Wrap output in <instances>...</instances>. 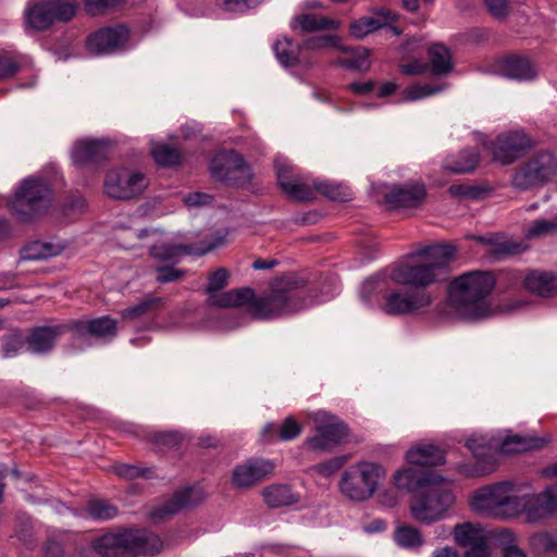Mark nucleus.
I'll return each instance as SVG.
<instances>
[{"label": "nucleus", "mask_w": 557, "mask_h": 557, "mask_svg": "<svg viewBox=\"0 0 557 557\" xmlns=\"http://www.w3.org/2000/svg\"><path fill=\"white\" fill-rule=\"evenodd\" d=\"M332 296L330 285L318 297L311 295L302 277L289 274L274 280L268 295L257 297L252 288L243 287L225 293L218 292L209 296L208 301L211 306L220 308L247 307L253 318L268 320L298 312Z\"/></svg>", "instance_id": "obj_1"}, {"label": "nucleus", "mask_w": 557, "mask_h": 557, "mask_svg": "<svg viewBox=\"0 0 557 557\" xmlns=\"http://www.w3.org/2000/svg\"><path fill=\"white\" fill-rule=\"evenodd\" d=\"M455 253L456 247L451 244L425 247L412 260L393 268L389 277L399 285L425 287L441 278Z\"/></svg>", "instance_id": "obj_2"}, {"label": "nucleus", "mask_w": 557, "mask_h": 557, "mask_svg": "<svg viewBox=\"0 0 557 557\" xmlns=\"http://www.w3.org/2000/svg\"><path fill=\"white\" fill-rule=\"evenodd\" d=\"M495 285L488 272L474 271L455 278L449 285V302L466 320H481L492 313L487 296Z\"/></svg>", "instance_id": "obj_3"}, {"label": "nucleus", "mask_w": 557, "mask_h": 557, "mask_svg": "<svg viewBox=\"0 0 557 557\" xmlns=\"http://www.w3.org/2000/svg\"><path fill=\"white\" fill-rule=\"evenodd\" d=\"M370 197L388 211L417 210L425 203L428 189L421 180L395 184L374 182L371 184Z\"/></svg>", "instance_id": "obj_4"}, {"label": "nucleus", "mask_w": 557, "mask_h": 557, "mask_svg": "<svg viewBox=\"0 0 557 557\" xmlns=\"http://www.w3.org/2000/svg\"><path fill=\"white\" fill-rule=\"evenodd\" d=\"M520 484L510 481L494 483L476 490L471 498L473 511L499 519L517 518V495Z\"/></svg>", "instance_id": "obj_5"}, {"label": "nucleus", "mask_w": 557, "mask_h": 557, "mask_svg": "<svg viewBox=\"0 0 557 557\" xmlns=\"http://www.w3.org/2000/svg\"><path fill=\"white\" fill-rule=\"evenodd\" d=\"M454 502L450 483L438 474L437 480L414 494L410 502V512L417 521L431 524L443 519Z\"/></svg>", "instance_id": "obj_6"}, {"label": "nucleus", "mask_w": 557, "mask_h": 557, "mask_svg": "<svg viewBox=\"0 0 557 557\" xmlns=\"http://www.w3.org/2000/svg\"><path fill=\"white\" fill-rule=\"evenodd\" d=\"M386 476L383 466L372 461H359L343 471L338 487L352 502H366L373 497Z\"/></svg>", "instance_id": "obj_7"}, {"label": "nucleus", "mask_w": 557, "mask_h": 557, "mask_svg": "<svg viewBox=\"0 0 557 557\" xmlns=\"http://www.w3.org/2000/svg\"><path fill=\"white\" fill-rule=\"evenodd\" d=\"M51 196V189L40 177L25 178L13 196L11 211L17 220L30 221L47 211Z\"/></svg>", "instance_id": "obj_8"}, {"label": "nucleus", "mask_w": 557, "mask_h": 557, "mask_svg": "<svg viewBox=\"0 0 557 557\" xmlns=\"http://www.w3.org/2000/svg\"><path fill=\"white\" fill-rule=\"evenodd\" d=\"M517 517L524 515L530 523L543 521L557 511V486L547 487L542 493H531L530 487L520 484L517 495Z\"/></svg>", "instance_id": "obj_9"}, {"label": "nucleus", "mask_w": 557, "mask_h": 557, "mask_svg": "<svg viewBox=\"0 0 557 557\" xmlns=\"http://www.w3.org/2000/svg\"><path fill=\"white\" fill-rule=\"evenodd\" d=\"M77 8V3L72 0H45L25 11V21L35 30H46L54 22L71 21L76 14Z\"/></svg>", "instance_id": "obj_10"}, {"label": "nucleus", "mask_w": 557, "mask_h": 557, "mask_svg": "<svg viewBox=\"0 0 557 557\" xmlns=\"http://www.w3.org/2000/svg\"><path fill=\"white\" fill-rule=\"evenodd\" d=\"M314 435L307 438L305 445L313 451H329L341 444L348 435L347 425L337 417L320 410L311 414Z\"/></svg>", "instance_id": "obj_11"}, {"label": "nucleus", "mask_w": 557, "mask_h": 557, "mask_svg": "<svg viewBox=\"0 0 557 557\" xmlns=\"http://www.w3.org/2000/svg\"><path fill=\"white\" fill-rule=\"evenodd\" d=\"M531 148L532 141L522 131L499 134L490 147L493 160L503 165L513 163Z\"/></svg>", "instance_id": "obj_12"}, {"label": "nucleus", "mask_w": 557, "mask_h": 557, "mask_svg": "<svg viewBox=\"0 0 557 557\" xmlns=\"http://www.w3.org/2000/svg\"><path fill=\"white\" fill-rule=\"evenodd\" d=\"M433 300V293L424 289L411 293L392 290L384 296L382 310L389 315L412 314L428 308Z\"/></svg>", "instance_id": "obj_13"}, {"label": "nucleus", "mask_w": 557, "mask_h": 557, "mask_svg": "<svg viewBox=\"0 0 557 557\" xmlns=\"http://www.w3.org/2000/svg\"><path fill=\"white\" fill-rule=\"evenodd\" d=\"M114 147L115 143L109 138H85L73 145L71 158L76 165L97 163L108 160Z\"/></svg>", "instance_id": "obj_14"}, {"label": "nucleus", "mask_w": 557, "mask_h": 557, "mask_svg": "<svg viewBox=\"0 0 557 557\" xmlns=\"http://www.w3.org/2000/svg\"><path fill=\"white\" fill-rule=\"evenodd\" d=\"M275 463L269 459L251 458L233 470L232 484L236 488H248L272 474Z\"/></svg>", "instance_id": "obj_15"}, {"label": "nucleus", "mask_w": 557, "mask_h": 557, "mask_svg": "<svg viewBox=\"0 0 557 557\" xmlns=\"http://www.w3.org/2000/svg\"><path fill=\"white\" fill-rule=\"evenodd\" d=\"M149 185L147 176H104V194L117 200H127L139 196Z\"/></svg>", "instance_id": "obj_16"}, {"label": "nucleus", "mask_w": 557, "mask_h": 557, "mask_svg": "<svg viewBox=\"0 0 557 557\" xmlns=\"http://www.w3.org/2000/svg\"><path fill=\"white\" fill-rule=\"evenodd\" d=\"M496 72L507 78L527 82L537 76V71L531 60L523 54H507L496 62Z\"/></svg>", "instance_id": "obj_17"}, {"label": "nucleus", "mask_w": 557, "mask_h": 557, "mask_svg": "<svg viewBox=\"0 0 557 557\" xmlns=\"http://www.w3.org/2000/svg\"><path fill=\"white\" fill-rule=\"evenodd\" d=\"M128 38L125 27L102 28L91 34L87 39V47L95 54H107L121 48Z\"/></svg>", "instance_id": "obj_18"}, {"label": "nucleus", "mask_w": 557, "mask_h": 557, "mask_svg": "<svg viewBox=\"0 0 557 557\" xmlns=\"http://www.w3.org/2000/svg\"><path fill=\"white\" fill-rule=\"evenodd\" d=\"M202 499V494L194 487H185L173 494L164 504L153 508L150 512L153 519H165L178 511L198 504Z\"/></svg>", "instance_id": "obj_19"}, {"label": "nucleus", "mask_w": 557, "mask_h": 557, "mask_svg": "<svg viewBox=\"0 0 557 557\" xmlns=\"http://www.w3.org/2000/svg\"><path fill=\"white\" fill-rule=\"evenodd\" d=\"M90 550L102 557H120L122 555H129L128 530L104 534L96 539L91 544Z\"/></svg>", "instance_id": "obj_20"}, {"label": "nucleus", "mask_w": 557, "mask_h": 557, "mask_svg": "<svg viewBox=\"0 0 557 557\" xmlns=\"http://www.w3.org/2000/svg\"><path fill=\"white\" fill-rule=\"evenodd\" d=\"M437 475L432 471H421L411 468L398 470L394 474V483L397 488L408 492H421L430 482L437 480Z\"/></svg>", "instance_id": "obj_21"}, {"label": "nucleus", "mask_w": 557, "mask_h": 557, "mask_svg": "<svg viewBox=\"0 0 557 557\" xmlns=\"http://www.w3.org/2000/svg\"><path fill=\"white\" fill-rule=\"evenodd\" d=\"M524 287L533 295L548 298L557 295V275L553 272L534 270L523 281Z\"/></svg>", "instance_id": "obj_22"}, {"label": "nucleus", "mask_w": 557, "mask_h": 557, "mask_svg": "<svg viewBox=\"0 0 557 557\" xmlns=\"http://www.w3.org/2000/svg\"><path fill=\"white\" fill-rule=\"evenodd\" d=\"M163 547L161 539L146 530H128L129 555H152Z\"/></svg>", "instance_id": "obj_23"}, {"label": "nucleus", "mask_w": 557, "mask_h": 557, "mask_svg": "<svg viewBox=\"0 0 557 557\" xmlns=\"http://www.w3.org/2000/svg\"><path fill=\"white\" fill-rule=\"evenodd\" d=\"M277 185L292 200L307 201L315 197L314 183L306 182L302 176H277Z\"/></svg>", "instance_id": "obj_24"}, {"label": "nucleus", "mask_w": 557, "mask_h": 557, "mask_svg": "<svg viewBox=\"0 0 557 557\" xmlns=\"http://www.w3.org/2000/svg\"><path fill=\"white\" fill-rule=\"evenodd\" d=\"M406 460L412 466L434 467L445 462V455L442 449L432 444H421L406 453Z\"/></svg>", "instance_id": "obj_25"}, {"label": "nucleus", "mask_w": 557, "mask_h": 557, "mask_svg": "<svg viewBox=\"0 0 557 557\" xmlns=\"http://www.w3.org/2000/svg\"><path fill=\"white\" fill-rule=\"evenodd\" d=\"M65 326H41L35 329L27 339L28 349L35 354L48 351L55 339L64 332Z\"/></svg>", "instance_id": "obj_26"}, {"label": "nucleus", "mask_w": 557, "mask_h": 557, "mask_svg": "<svg viewBox=\"0 0 557 557\" xmlns=\"http://www.w3.org/2000/svg\"><path fill=\"white\" fill-rule=\"evenodd\" d=\"M246 168L243 157L234 150L219 151L210 162L211 174H231L245 171Z\"/></svg>", "instance_id": "obj_27"}, {"label": "nucleus", "mask_w": 557, "mask_h": 557, "mask_svg": "<svg viewBox=\"0 0 557 557\" xmlns=\"http://www.w3.org/2000/svg\"><path fill=\"white\" fill-rule=\"evenodd\" d=\"M75 332L79 336L89 334L98 338H113L116 334V321L109 317H101L88 322H77Z\"/></svg>", "instance_id": "obj_28"}, {"label": "nucleus", "mask_w": 557, "mask_h": 557, "mask_svg": "<svg viewBox=\"0 0 557 557\" xmlns=\"http://www.w3.org/2000/svg\"><path fill=\"white\" fill-rule=\"evenodd\" d=\"M454 540L462 547H474L488 542L486 531L479 524L472 522H463L454 528Z\"/></svg>", "instance_id": "obj_29"}, {"label": "nucleus", "mask_w": 557, "mask_h": 557, "mask_svg": "<svg viewBox=\"0 0 557 557\" xmlns=\"http://www.w3.org/2000/svg\"><path fill=\"white\" fill-rule=\"evenodd\" d=\"M264 503L270 508H280L295 505L299 500L298 494L294 493L287 484H271L262 490Z\"/></svg>", "instance_id": "obj_30"}, {"label": "nucleus", "mask_w": 557, "mask_h": 557, "mask_svg": "<svg viewBox=\"0 0 557 557\" xmlns=\"http://www.w3.org/2000/svg\"><path fill=\"white\" fill-rule=\"evenodd\" d=\"M495 187L487 182H481L473 184H455L448 188V193L455 198L476 201L490 197Z\"/></svg>", "instance_id": "obj_31"}, {"label": "nucleus", "mask_w": 557, "mask_h": 557, "mask_svg": "<svg viewBox=\"0 0 557 557\" xmlns=\"http://www.w3.org/2000/svg\"><path fill=\"white\" fill-rule=\"evenodd\" d=\"M339 23L314 13H305L296 15L292 22V27H299L302 32L312 33L318 30L337 29Z\"/></svg>", "instance_id": "obj_32"}, {"label": "nucleus", "mask_w": 557, "mask_h": 557, "mask_svg": "<svg viewBox=\"0 0 557 557\" xmlns=\"http://www.w3.org/2000/svg\"><path fill=\"white\" fill-rule=\"evenodd\" d=\"M429 59L431 72L435 76L447 75L453 70L450 52L441 44H434L429 48Z\"/></svg>", "instance_id": "obj_33"}, {"label": "nucleus", "mask_w": 557, "mask_h": 557, "mask_svg": "<svg viewBox=\"0 0 557 557\" xmlns=\"http://www.w3.org/2000/svg\"><path fill=\"white\" fill-rule=\"evenodd\" d=\"M64 246L60 243L35 240L23 249V258L27 260L47 259L62 252Z\"/></svg>", "instance_id": "obj_34"}, {"label": "nucleus", "mask_w": 557, "mask_h": 557, "mask_svg": "<svg viewBox=\"0 0 557 557\" xmlns=\"http://www.w3.org/2000/svg\"><path fill=\"white\" fill-rule=\"evenodd\" d=\"M545 441L539 437H525L520 435L507 436L500 444L503 454H517L531 449L541 448Z\"/></svg>", "instance_id": "obj_35"}, {"label": "nucleus", "mask_w": 557, "mask_h": 557, "mask_svg": "<svg viewBox=\"0 0 557 557\" xmlns=\"http://www.w3.org/2000/svg\"><path fill=\"white\" fill-rule=\"evenodd\" d=\"M194 245L160 244L150 247V255L161 261L176 262L183 255H194Z\"/></svg>", "instance_id": "obj_36"}, {"label": "nucleus", "mask_w": 557, "mask_h": 557, "mask_svg": "<svg viewBox=\"0 0 557 557\" xmlns=\"http://www.w3.org/2000/svg\"><path fill=\"white\" fill-rule=\"evenodd\" d=\"M315 196L318 194L335 201H349L352 198L350 188L334 181L314 182Z\"/></svg>", "instance_id": "obj_37"}, {"label": "nucleus", "mask_w": 557, "mask_h": 557, "mask_svg": "<svg viewBox=\"0 0 557 557\" xmlns=\"http://www.w3.org/2000/svg\"><path fill=\"white\" fill-rule=\"evenodd\" d=\"M556 172V157L550 152H540L527 163L524 174H554Z\"/></svg>", "instance_id": "obj_38"}, {"label": "nucleus", "mask_w": 557, "mask_h": 557, "mask_svg": "<svg viewBox=\"0 0 557 557\" xmlns=\"http://www.w3.org/2000/svg\"><path fill=\"white\" fill-rule=\"evenodd\" d=\"M530 544L537 555L557 557V532L534 534Z\"/></svg>", "instance_id": "obj_39"}, {"label": "nucleus", "mask_w": 557, "mask_h": 557, "mask_svg": "<svg viewBox=\"0 0 557 557\" xmlns=\"http://www.w3.org/2000/svg\"><path fill=\"white\" fill-rule=\"evenodd\" d=\"M154 161L160 166H173L181 162V151L168 144L154 145L151 149Z\"/></svg>", "instance_id": "obj_40"}, {"label": "nucleus", "mask_w": 557, "mask_h": 557, "mask_svg": "<svg viewBox=\"0 0 557 557\" xmlns=\"http://www.w3.org/2000/svg\"><path fill=\"white\" fill-rule=\"evenodd\" d=\"M394 540L404 548H417L423 544L420 531L411 525H401L395 530Z\"/></svg>", "instance_id": "obj_41"}, {"label": "nucleus", "mask_w": 557, "mask_h": 557, "mask_svg": "<svg viewBox=\"0 0 557 557\" xmlns=\"http://www.w3.org/2000/svg\"><path fill=\"white\" fill-rule=\"evenodd\" d=\"M22 55L16 51L0 50V81L13 77L22 66Z\"/></svg>", "instance_id": "obj_42"}, {"label": "nucleus", "mask_w": 557, "mask_h": 557, "mask_svg": "<svg viewBox=\"0 0 557 557\" xmlns=\"http://www.w3.org/2000/svg\"><path fill=\"white\" fill-rule=\"evenodd\" d=\"M475 240L483 243L488 246H493V252L496 256H515L524 250V247L520 243L516 242H503L497 243V238L494 235L491 236H475Z\"/></svg>", "instance_id": "obj_43"}, {"label": "nucleus", "mask_w": 557, "mask_h": 557, "mask_svg": "<svg viewBox=\"0 0 557 557\" xmlns=\"http://www.w3.org/2000/svg\"><path fill=\"white\" fill-rule=\"evenodd\" d=\"M480 162V154L474 148H467L460 151L458 158L448 170L455 173L474 171Z\"/></svg>", "instance_id": "obj_44"}, {"label": "nucleus", "mask_w": 557, "mask_h": 557, "mask_svg": "<svg viewBox=\"0 0 557 557\" xmlns=\"http://www.w3.org/2000/svg\"><path fill=\"white\" fill-rule=\"evenodd\" d=\"M385 27V22L374 16H363L350 23V34L356 38H363L367 35Z\"/></svg>", "instance_id": "obj_45"}, {"label": "nucleus", "mask_w": 557, "mask_h": 557, "mask_svg": "<svg viewBox=\"0 0 557 557\" xmlns=\"http://www.w3.org/2000/svg\"><path fill=\"white\" fill-rule=\"evenodd\" d=\"M348 69L359 72H367L370 69V50L364 47H348Z\"/></svg>", "instance_id": "obj_46"}, {"label": "nucleus", "mask_w": 557, "mask_h": 557, "mask_svg": "<svg viewBox=\"0 0 557 557\" xmlns=\"http://www.w3.org/2000/svg\"><path fill=\"white\" fill-rule=\"evenodd\" d=\"M162 299L154 296H147L144 299H141L136 305L128 307L125 309L122 313L124 318L135 319L140 318L148 312L152 311L153 309L161 306Z\"/></svg>", "instance_id": "obj_47"}, {"label": "nucleus", "mask_w": 557, "mask_h": 557, "mask_svg": "<svg viewBox=\"0 0 557 557\" xmlns=\"http://www.w3.org/2000/svg\"><path fill=\"white\" fill-rule=\"evenodd\" d=\"M273 49L278 62L284 66H294L298 63V54L293 49L292 40L284 38L276 40Z\"/></svg>", "instance_id": "obj_48"}, {"label": "nucleus", "mask_w": 557, "mask_h": 557, "mask_svg": "<svg viewBox=\"0 0 557 557\" xmlns=\"http://www.w3.org/2000/svg\"><path fill=\"white\" fill-rule=\"evenodd\" d=\"M87 513L95 520H109L117 515V508L104 500H92L87 506Z\"/></svg>", "instance_id": "obj_49"}, {"label": "nucleus", "mask_w": 557, "mask_h": 557, "mask_svg": "<svg viewBox=\"0 0 557 557\" xmlns=\"http://www.w3.org/2000/svg\"><path fill=\"white\" fill-rule=\"evenodd\" d=\"M25 338L20 331H11L4 338L2 354L4 358L15 357L25 346Z\"/></svg>", "instance_id": "obj_50"}, {"label": "nucleus", "mask_w": 557, "mask_h": 557, "mask_svg": "<svg viewBox=\"0 0 557 557\" xmlns=\"http://www.w3.org/2000/svg\"><path fill=\"white\" fill-rule=\"evenodd\" d=\"M309 49H324L333 47L342 52H348V47L342 45L341 38L336 35H323L309 39L306 42Z\"/></svg>", "instance_id": "obj_51"}, {"label": "nucleus", "mask_w": 557, "mask_h": 557, "mask_svg": "<svg viewBox=\"0 0 557 557\" xmlns=\"http://www.w3.org/2000/svg\"><path fill=\"white\" fill-rule=\"evenodd\" d=\"M228 236L227 228L218 230L211 237L210 240L201 243L200 246H195L194 256H202L206 255L213 249H216L223 245H225Z\"/></svg>", "instance_id": "obj_52"}, {"label": "nucleus", "mask_w": 557, "mask_h": 557, "mask_svg": "<svg viewBox=\"0 0 557 557\" xmlns=\"http://www.w3.org/2000/svg\"><path fill=\"white\" fill-rule=\"evenodd\" d=\"M557 233V216L554 220H536L527 230L525 235L529 238Z\"/></svg>", "instance_id": "obj_53"}, {"label": "nucleus", "mask_w": 557, "mask_h": 557, "mask_svg": "<svg viewBox=\"0 0 557 557\" xmlns=\"http://www.w3.org/2000/svg\"><path fill=\"white\" fill-rule=\"evenodd\" d=\"M443 90L442 85L432 86L430 84L425 85H413L406 89L405 98L410 101L419 100L424 97L437 94Z\"/></svg>", "instance_id": "obj_54"}, {"label": "nucleus", "mask_w": 557, "mask_h": 557, "mask_svg": "<svg viewBox=\"0 0 557 557\" xmlns=\"http://www.w3.org/2000/svg\"><path fill=\"white\" fill-rule=\"evenodd\" d=\"M301 431V425L293 417H288L281 424L277 432V437L280 441L284 442L292 441L299 436Z\"/></svg>", "instance_id": "obj_55"}, {"label": "nucleus", "mask_w": 557, "mask_h": 557, "mask_svg": "<svg viewBox=\"0 0 557 557\" xmlns=\"http://www.w3.org/2000/svg\"><path fill=\"white\" fill-rule=\"evenodd\" d=\"M123 0H84L85 11L90 15L104 14L109 9L120 4Z\"/></svg>", "instance_id": "obj_56"}, {"label": "nucleus", "mask_w": 557, "mask_h": 557, "mask_svg": "<svg viewBox=\"0 0 557 557\" xmlns=\"http://www.w3.org/2000/svg\"><path fill=\"white\" fill-rule=\"evenodd\" d=\"M496 545L502 554L518 547L516 534L509 529H500L494 533Z\"/></svg>", "instance_id": "obj_57"}, {"label": "nucleus", "mask_w": 557, "mask_h": 557, "mask_svg": "<svg viewBox=\"0 0 557 557\" xmlns=\"http://www.w3.org/2000/svg\"><path fill=\"white\" fill-rule=\"evenodd\" d=\"M180 440L178 433L174 431L158 432L151 435L152 444L160 449L174 447L178 445Z\"/></svg>", "instance_id": "obj_58"}, {"label": "nucleus", "mask_w": 557, "mask_h": 557, "mask_svg": "<svg viewBox=\"0 0 557 557\" xmlns=\"http://www.w3.org/2000/svg\"><path fill=\"white\" fill-rule=\"evenodd\" d=\"M228 273L225 269H219L209 276L207 293L209 296L220 292L227 284Z\"/></svg>", "instance_id": "obj_59"}, {"label": "nucleus", "mask_w": 557, "mask_h": 557, "mask_svg": "<svg viewBox=\"0 0 557 557\" xmlns=\"http://www.w3.org/2000/svg\"><path fill=\"white\" fill-rule=\"evenodd\" d=\"M182 200L189 208L205 207L212 203L213 196L206 193L193 191L184 195Z\"/></svg>", "instance_id": "obj_60"}, {"label": "nucleus", "mask_w": 557, "mask_h": 557, "mask_svg": "<svg viewBox=\"0 0 557 557\" xmlns=\"http://www.w3.org/2000/svg\"><path fill=\"white\" fill-rule=\"evenodd\" d=\"M148 469L138 468L133 465L122 463L115 467V473L124 479L133 480L136 478L147 476Z\"/></svg>", "instance_id": "obj_61"}, {"label": "nucleus", "mask_w": 557, "mask_h": 557, "mask_svg": "<svg viewBox=\"0 0 557 557\" xmlns=\"http://www.w3.org/2000/svg\"><path fill=\"white\" fill-rule=\"evenodd\" d=\"M466 445L476 458L484 457L492 446L484 436H472Z\"/></svg>", "instance_id": "obj_62"}, {"label": "nucleus", "mask_w": 557, "mask_h": 557, "mask_svg": "<svg viewBox=\"0 0 557 557\" xmlns=\"http://www.w3.org/2000/svg\"><path fill=\"white\" fill-rule=\"evenodd\" d=\"M157 282L169 283L182 278L185 275V271L173 268V267H158L157 268Z\"/></svg>", "instance_id": "obj_63"}, {"label": "nucleus", "mask_w": 557, "mask_h": 557, "mask_svg": "<svg viewBox=\"0 0 557 557\" xmlns=\"http://www.w3.org/2000/svg\"><path fill=\"white\" fill-rule=\"evenodd\" d=\"M484 3L493 17L503 20L507 16L508 0H484Z\"/></svg>", "instance_id": "obj_64"}]
</instances>
